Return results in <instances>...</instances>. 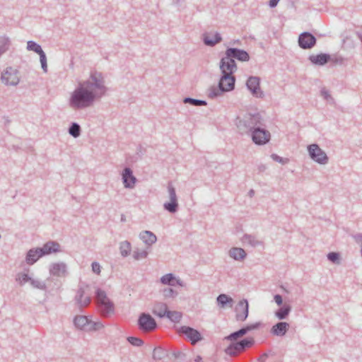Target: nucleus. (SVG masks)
I'll return each mask as SVG.
<instances>
[{
    "label": "nucleus",
    "instance_id": "obj_1",
    "mask_svg": "<svg viewBox=\"0 0 362 362\" xmlns=\"http://www.w3.org/2000/svg\"><path fill=\"white\" fill-rule=\"evenodd\" d=\"M107 91L103 74L98 71L92 72L89 78L78 83L77 87L71 93L68 100L70 108L81 110L93 105L94 102Z\"/></svg>",
    "mask_w": 362,
    "mask_h": 362
},
{
    "label": "nucleus",
    "instance_id": "obj_2",
    "mask_svg": "<svg viewBox=\"0 0 362 362\" xmlns=\"http://www.w3.org/2000/svg\"><path fill=\"white\" fill-rule=\"evenodd\" d=\"M235 125L239 134L249 135L259 125H262V117L259 113H244L236 117Z\"/></svg>",
    "mask_w": 362,
    "mask_h": 362
},
{
    "label": "nucleus",
    "instance_id": "obj_3",
    "mask_svg": "<svg viewBox=\"0 0 362 362\" xmlns=\"http://www.w3.org/2000/svg\"><path fill=\"white\" fill-rule=\"evenodd\" d=\"M95 300L100 315L104 317H108L115 313V305L107 297L106 293L98 288L95 291Z\"/></svg>",
    "mask_w": 362,
    "mask_h": 362
},
{
    "label": "nucleus",
    "instance_id": "obj_4",
    "mask_svg": "<svg viewBox=\"0 0 362 362\" xmlns=\"http://www.w3.org/2000/svg\"><path fill=\"white\" fill-rule=\"evenodd\" d=\"M307 151L310 158L315 163L325 165L329 163V157L326 152L318 144H312L307 146Z\"/></svg>",
    "mask_w": 362,
    "mask_h": 362
},
{
    "label": "nucleus",
    "instance_id": "obj_5",
    "mask_svg": "<svg viewBox=\"0 0 362 362\" xmlns=\"http://www.w3.org/2000/svg\"><path fill=\"white\" fill-rule=\"evenodd\" d=\"M21 81L20 71L13 67H6L1 73V81L6 86H16Z\"/></svg>",
    "mask_w": 362,
    "mask_h": 362
},
{
    "label": "nucleus",
    "instance_id": "obj_6",
    "mask_svg": "<svg viewBox=\"0 0 362 362\" xmlns=\"http://www.w3.org/2000/svg\"><path fill=\"white\" fill-rule=\"evenodd\" d=\"M90 295V286L83 283L80 284L75 296V300L78 308H85L90 304L91 301Z\"/></svg>",
    "mask_w": 362,
    "mask_h": 362
},
{
    "label": "nucleus",
    "instance_id": "obj_7",
    "mask_svg": "<svg viewBox=\"0 0 362 362\" xmlns=\"http://www.w3.org/2000/svg\"><path fill=\"white\" fill-rule=\"evenodd\" d=\"M167 190L169 202H166L163 204V208L169 213L175 214L178 210L179 204L175 188L171 182H168Z\"/></svg>",
    "mask_w": 362,
    "mask_h": 362
},
{
    "label": "nucleus",
    "instance_id": "obj_8",
    "mask_svg": "<svg viewBox=\"0 0 362 362\" xmlns=\"http://www.w3.org/2000/svg\"><path fill=\"white\" fill-rule=\"evenodd\" d=\"M254 343L255 340L253 338L244 339L240 341L231 344L225 349V352L229 356H235L238 353L252 346Z\"/></svg>",
    "mask_w": 362,
    "mask_h": 362
},
{
    "label": "nucleus",
    "instance_id": "obj_9",
    "mask_svg": "<svg viewBox=\"0 0 362 362\" xmlns=\"http://www.w3.org/2000/svg\"><path fill=\"white\" fill-rule=\"evenodd\" d=\"M259 125L253 130L249 136L252 141L257 145H264L268 143L271 139V134L269 131L263 129Z\"/></svg>",
    "mask_w": 362,
    "mask_h": 362
},
{
    "label": "nucleus",
    "instance_id": "obj_10",
    "mask_svg": "<svg viewBox=\"0 0 362 362\" xmlns=\"http://www.w3.org/2000/svg\"><path fill=\"white\" fill-rule=\"evenodd\" d=\"M138 325L139 329L146 332H151L157 327L156 320L151 315L145 313H143L139 315Z\"/></svg>",
    "mask_w": 362,
    "mask_h": 362
},
{
    "label": "nucleus",
    "instance_id": "obj_11",
    "mask_svg": "<svg viewBox=\"0 0 362 362\" xmlns=\"http://www.w3.org/2000/svg\"><path fill=\"white\" fill-rule=\"evenodd\" d=\"M260 79L257 76H250L247 81L246 86L252 95L257 98H262L264 95V92L259 87Z\"/></svg>",
    "mask_w": 362,
    "mask_h": 362
},
{
    "label": "nucleus",
    "instance_id": "obj_12",
    "mask_svg": "<svg viewBox=\"0 0 362 362\" xmlns=\"http://www.w3.org/2000/svg\"><path fill=\"white\" fill-rule=\"evenodd\" d=\"M235 319L238 322H244L248 317L249 304L246 299L238 302L235 308Z\"/></svg>",
    "mask_w": 362,
    "mask_h": 362
},
{
    "label": "nucleus",
    "instance_id": "obj_13",
    "mask_svg": "<svg viewBox=\"0 0 362 362\" xmlns=\"http://www.w3.org/2000/svg\"><path fill=\"white\" fill-rule=\"evenodd\" d=\"M316 44L315 37L309 32H303L298 37V45L303 49L313 47Z\"/></svg>",
    "mask_w": 362,
    "mask_h": 362
},
{
    "label": "nucleus",
    "instance_id": "obj_14",
    "mask_svg": "<svg viewBox=\"0 0 362 362\" xmlns=\"http://www.w3.org/2000/svg\"><path fill=\"white\" fill-rule=\"evenodd\" d=\"M260 326V322H255L254 324L248 325L245 327H242L239 330L234 332L225 337V339L228 341H235L240 337L245 335L250 331L257 329Z\"/></svg>",
    "mask_w": 362,
    "mask_h": 362
},
{
    "label": "nucleus",
    "instance_id": "obj_15",
    "mask_svg": "<svg viewBox=\"0 0 362 362\" xmlns=\"http://www.w3.org/2000/svg\"><path fill=\"white\" fill-rule=\"evenodd\" d=\"M219 66L222 74H226L233 75V74L237 70V66L235 60L226 55L221 59Z\"/></svg>",
    "mask_w": 362,
    "mask_h": 362
},
{
    "label": "nucleus",
    "instance_id": "obj_16",
    "mask_svg": "<svg viewBox=\"0 0 362 362\" xmlns=\"http://www.w3.org/2000/svg\"><path fill=\"white\" fill-rule=\"evenodd\" d=\"M49 274L57 277H64L68 274L67 265L63 262L52 263L49 267Z\"/></svg>",
    "mask_w": 362,
    "mask_h": 362
},
{
    "label": "nucleus",
    "instance_id": "obj_17",
    "mask_svg": "<svg viewBox=\"0 0 362 362\" xmlns=\"http://www.w3.org/2000/svg\"><path fill=\"white\" fill-rule=\"evenodd\" d=\"M226 55L233 60L235 59L241 62H247L250 59L249 54L246 51L238 48H228Z\"/></svg>",
    "mask_w": 362,
    "mask_h": 362
},
{
    "label": "nucleus",
    "instance_id": "obj_18",
    "mask_svg": "<svg viewBox=\"0 0 362 362\" xmlns=\"http://www.w3.org/2000/svg\"><path fill=\"white\" fill-rule=\"evenodd\" d=\"M180 330V332L186 335L190 340L192 344H195L202 339L200 332L194 328L187 326H182Z\"/></svg>",
    "mask_w": 362,
    "mask_h": 362
},
{
    "label": "nucleus",
    "instance_id": "obj_19",
    "mask_svg": "<svg viewBox=\"0 0 362 362\" xmlns=\"http://www.w3.org/2000/svg\"><path fill=\"white\" fill-rule=\"evenodd\" d=\"M122 178L124 187L128 189H133L135 186L136 178L133 175L129 168H125L122 173Z\"/></svg>",
    "mask_w": 362,
    "mask_h": 362
},
{
    "label": "nucleus",
    "instance_id": "obj_20",
    "mask_svg": "<svg viewBox=\"0 0 362 362\" xmlns=\"http://www.w3.org/2000/svg\"><path fill=\"white\" fill-rule=\"evenodd\" d=\"M235 78L232 74H222L218 83L226 92L231 91L235 88Z\"/></svg>",
    "mask_w": 362,
    "mask_h": 362
},
{
    "label": "nucleus",
    "instance_id": "obj_21",
    "mask_svg": "<svg viewBox=\"0 0 362 362\" xmlns=\"http://www.w3.org/2000/svg\"><path fill=\"white\" fill-rule=\"evenodd\" d=\"M243 245H247L252 247H264V242L257 238V237L252 234H245L240 239Z\"/></svg>",
    "mask_w": 362,
    "mask_h": 362
},
{
    "label": "nucleus",
    "instance_id": "obj_22",
    "mask_svg": "<svg viewBox=\"0 0 362 362\" xmlns=\"http://www.w3.org/2000/svg\"><path fill=\"white\" fill-rule=\"evenodd\" d=\"M42 257L56 253L60 251V245L55 241H48L43 245L42 247H39Z\"/></svg>",
    "mask_w": 362,
    "mask_h": 362
},
{
    "label": "nucleus",
    "instance_id": "obj_23",
    "mask_svg": "<svg viewBox=\"0 0 362 362\" xmlns=\"http://www.w3.org/2000/svg\"><path fill=\"white\" fill-rule=\"evenodd\" d=\"M289 328V324L286 322H279L271 329V333L274 336L283 337Z\"/></svg>",
    "mask_w": 362,
    "mask_h": 362
},
{
    "label": "nucleus",
    "instance_id": "obj_24",
    "mask_svg": "<svg viewBox=\"0 0 362 362\" xmlns=\"http://www.w3.org/2000/svg\"><path fill=\"white\" fill-rule=\"evenodd\" d=\"M39 247L29 250L25 256V262L29 265L35 264L40 257H42Z\"/></svg>",
    "mask_w": 362,
    "mask_h": 362
},
{
    "label": "nucleus",
    "instance_id": "obj_25",
    "mask_svg": "<svg viewBox=\"0 0 362 362\" xmlns=\"http://www.w3.org/2000/svg\"><path fill=\"white\" fill-rule=\"evenodd\" d=\"M228 255L234 260L241 262L246 258L247 253L245 250L241 247H233L228 250Z\"/></svg>",
    "mask_w": 362,
    "mask_h": 362
},
{
    "label": "nucleus",
    "instance_id": "obj_26",
    "mask_svg": "<svg viewBox=\"0 0 362 362\" xmlns=\"http://www.w3.org/2000/svg\"><path fill=\"white\" fill-rule=\"evenodd\" d=\"M331 57L328 54L321 53L320 54H312L309 57V60L312 64L318 66H323L326 64Z\"/></svg>",
    "mask_w": 362,
    "mask_h": 362
},
{
    "label": "nucleus",
    "instance_id": "obj_27",
    "mask_svg": "<svg viewBox=\"0 0 362 362\" xmlns=\"http://www.w3.org/2000/svg\"><path fill=\"white\" fill-rule=\"evenodd\" d=\"M221 40L222 37L218 33L214 34L205 33L203 35L204 43L207 46L214 47L217 43L221 42Z\"/></svg>",
    "mask_w": 362,
    "mask_h": 362
},
{
    "label": "nucleus",
    "instance_id": "obj_28",
    "mask_svg": "<svg viewBox=\"0 0 362 362\" xmlns=\"http://www.w3.org/2000/svg\"><path fill=\"white\" fill-rule=\"evenodd\" d=\"M90 320L85 315H76L74 318V324L77 329L87 332Z\"/></svg>",
    "mask_w": 362,
    "mask_h": 362
},
{
    "label": "nucleus",
    "instance_id": "obj_29",
    "mask_svg": "<svg viewBox=\"0 0 362 362\" xmlns=\"http://www.w3.org/2000/svg\"><path fill=\"white\" fill-rule=\"evenodd\" d=\"M216 303L220 308H231L233 306L234 300L228 295L222 293L216 298Z\"/></svg>",
    "mask_w": 362,
    "mask_h": 362
},
{
    "label": "nucleus",
    "instance_id": "obj_30",
    "mask_svg": "<svg viewBox=\"0 0 362 362\" xmlns=\"http://www.w3.org/2000/svg\"><path fill=\"white\" fill-rule=\"evenodd\" d=\"M139 238L147 245L151 246L154 244L157 238L154 233L149 230H144L140 233Z\"/></svg>",
    "mask_w": 362,
    "mask_h": 362
},
{
    "label": "nucleus",
    "instance_id": "obj_31",
    "mask_svg": "<svg viewBox=\"0 0 362 362\" xmlns=\"http://www.w3.org/2000/svg\"><path fill=\"white\" fill-rule=\"evenodd\" d=\"M152 312L160 318L164 317L168 313V305L164 303L157 302L154 304Z\"/></svg>",
    "mask_w": 362,
    "mask_h": 362
},
{
    "label": "nucleus",
    "instance_id": "obj_32",
    "mask_svg": "<svg viewBox=\"0 0 362 362\" xmlns=\"http://www.w3.org/2000/svg\"><path fill=\"white\" fill-rule=\"evenodd\" d=\"M226 91L221 87L218 83V86H211L207 90V96L211 99H215L221 97Z\"/></svg>",
    "mask_w": 362,
    "mask_h": 362
},
{
    "label": "nucleus",
    "instance_id": "obj_33",
    "mask_svg": "<svg viewBox=\"0 0 362 362\" xmlns=\"http://www.w3.org/2000/svg\"><path fill=\"white\" fill-rule=\"evenodd\" d=\"M11 45V40L8 36L6 35L0 36V57L9 50Z\"/></svg>",
    "mask_w": 362,
    "mask_h": 362
},
{
    "label": "nucleus",
    "instance_id": "obj_34",
    "mask_svg": "<svg viewBox=\"0 0 362 362\" xmlns=\"http://www.w3.org/2000/svg\"><path fill=\"white\" fill-rule=\"evenodd\" d=\"M291 307L289 305L284 304L281 308L277 310L274 315L279 320H285L289 315Z\"/></svg>",
    "mask_w": 362,
    "mask_h": 362
},
{
    "label": "nucleus",
    "instance_id": "obj_35",
    "mask_svg": "<svg viewBox=\"0 0 362 362\" xmlns=\"http://www.w3.org/2000/svg\"><path fill=\"white\" fill-rule=\"evenodd\" d=\"M119 249L121 256L122 257H127L130 255L132 250L131 243L127 240L122 241L119 243Z\"/></svg>",
    "mask_w": 362,
    "mask_h": 362
},
{
    "label": "nucleus",
    "instance_id": "obj_36",
    "mask_svg": "<svg viewBox=\"0 0 362 362\" xmlns=\"http://www.w3.org/2000/svg\"><path fill=\"white\" fill-rule=\"evenodd\" d=\"M30 286L34 288L42 291H45L47 289V284L45 281H42L38 278H31Z\"/></svg>",
    "mask_w": 362,
    "mask_h": 362
},
{
    "label": "nucleus",
    "instance_id": "obj_37",
    "mask_svg": "<svg viewBox=\"0 0 362 362\" xmlns=\"http://www.w3.org/2000/svg\"><path fill=\"white\" fill-rule=\"evenodd\" d=\"M69 134L74 138H78L81 135V126L76 122H72L68 129Z\"/></svg>",
    "mask_w": 362,
    "mask_h": 362
},
{
    "label": "nucleus",
    "instance_id": "obj_38",
    "mask_svg": "<svg viewBox=\"0 0 362 362\" xmlns=\"http://www.w3.org/2000/svg\"><path fill=\"white\" fill-rule=\"evenodd\" d=\"M148 252L146 250L135 248L133 250L132 257L134 260L139 261L148 257Z\"/></svg>",
    "mask_w": 362,
    "mask_h": 362
},
{
    "label": "nucleus",
    "instance_id": "obj_39",
    "mask_svg": "<svg viewBox=\"0 0 362 362\" xmlns=\"http://www.w3.org/2000/svg\"><path fill=\"white\" fill-rule=\"evenodd\" d=\"M167 356V351L160 346L156 347L153 351V358L155 360H161Z\"/></svg>",
    "mask_w": 362,
    "mask_h": 362
},
{
    "label": "nucleus",
    "instance_id": "obj_40",
    "mask_svg": "<svg viewBox=\"0 0 362 362\" xmlns=\"http://www.w3.org/2000/svg\"><path fill=\"white\" fill-rule=\"evenodd\" d=\"M175 277L173 274H167L160 278V282L165 285L175 286Z\"/></svg>",
    "mask_w": 362,
    "mask_h": 362
},
{
    "label": "nucleus",
    "instance_id": "obj_41",
    "mask_svg": "<svg viewBox=\"0 0 362 362\" xmlns=\"http://www.w3.org/2000/svg\"><path fill=\"white\" fill-rule=\"evenodd\" d=\"M165 317L173 322H178L182 318V313L178 311L168 310Z\"/></svg>",
    "mask_w": 362,
    "mask_h": 362
},
{
    "label": "nucleus",
    "instance_id": "obj_42",
    "mask_svg": "<svg viewBox=\"0 0 362 362\" xmlns=\"http://www.w3.org/2000/svg\"><path fill=\"white\" fill-rule=\"evenodd\" d=\"M105 327L103 323L100 321L94 322L90 320L89 326L87 329V332L98 331L103 329Z\"/></svg>",
    "mask_w": 362,
    "mask_h": 362
},
{
    "label": "nucleus",
    "instance_id": "obj_43",
    "mask_svg": "<svg viewBox=\"0 0 362 362\" xmlns=\"http://www.w3.org/2000/svg\"><path fill=\"white\" fill-rule=\"evenodd\" d=\"M185 103H188L194 106H203L206 105V102L203 100L194 99L192 98H185L183 100Z\"/></svg>",
    "mask_w": 362,
    "mask_h": 362
},
{
    "label": "nucleus",
    "instance_id": "obj_44",
    "mask_svg": "<svg viewBox=\"0 0 362 362\" xmlns=\"http://www.w3.org/2000/svg\"><path fill=\"white\" fill-rule=\"evenodd\" d=\"M32 276H30L26 273H20L18 274L16 281L19 283L21 286L24 285L26 283H30Z\"/></svg>",
    "mask_w": 362,
    "mask_h": 362
},
{
    "label": "nucleus",
    "instance_id": "obj_45",
    "mask_svg": "<svg viewBox=\"0 0 362 362\" xmlns=\"http://www.w3.org/2000/svg\"><path fill=\"white\" fill-rule=\"evenodd\" d=\"M27 49L33 51L37 54L42 50L41 46L33 40H30L27 42Z\"/></svg>",
    "mask_w": 362,
    "mask_h": 362
},
{
    "label": "nucleus",
    "instance_id": "obj_46",
    "mask_svg": "<svg viewBox=\"0 0 362 362\" xmlns=\"http://www.w3.org/2000/svg\"><path fill=\"white\" fill-rule=\"evenodd\" d=\"M40 56V62L41 64V67L45 73L47 72V57L43 50L40 51L37 53Z\"/></svg>",
    "mask_w": 362,
    "mask_h": 362
},
{
    "label": "nucleus",
    "instance_id": "obj_47",
    "mask_svg": "<svg viewBox=\"0 0 362 362\" xmlns=\"http://www.w3.org/2000/svg\"><path fill=\"white\" fill-rule=\"evenodd\" d=\"M327 259L332 263L336 264H340L341 260H340V255L339 253L332 252L327 254Z\"/></svg>",
    "mask_w": 362,
    "mask_h": 362
},
{
    "label": "nucleus",
    "instance_id": "obj_48",
    "mask_svg": "<svg viewBox=\"0 0 362 362\" xmlns=\"http://www.w3.org/2000/svg\"><path fill=\"white\" fill-rule=\"evenodd\" d=\"M127 341L133 346H140L144 344V341L138 337H129Z\"/></svg>",
    "mask_w": 362,
    "mask_h": 362
},
{
    "label": "nucleus",
    "instance_id": "obj_49",
    "mask_svg": "<svg viewBox=\"0 0 362 362\" xmlns=\"http://www.w3.org/2000/svg\"><path fill=\"white\" fill-rule=\"evenodd\" d=\"M177 293L173 288H166L163 291V295L165 298H173L177 296Z\"/></svg>",
    "mask_w": 362,
    "mask_h": 362
},
{
    "label": "nucleus",
    "instance_id": "obj_50",
    "mask_svg": "<svg viewBox=\"0 0 362 362\" xmlns=\"http://www.w3.org/2000/svg\"><path fill=\"white\" fill-rule=\"evenodd\" d=\"M321 95L327 101L329 102H333L334 99L332 97V95L329 94V91L326 90L325 88H322L321 90Z\"/></svg>",
    "mask_w": 362,
    "mask_h": 362
},
{
    "label": "nucleus",
    "instance_id": "obj_51",
    "mask_svg": "<svg viewBox=\"0 0 362 362\" xmlns=\"http://www.w3.org/2000/svg\"><path fill=\"white\" fill-rule=\"evenodd\" d=\"M271 158L276 162H278L279 163L285 164L288 162V159H284L277 154L273 153L271 155Z\"/></svg>",
    "mask_w": 362,
    "mask_h": 362
},
{
    "label": "nucleus",
    "instance_id": "obj_52",
    "mask_svg": "<svg viewBox=\"0 0 362 362\" xmlns=\"http://www.w3.org/2000/svg\"><path fill=\"white\" fill-rule=\"evenodd\" d=\"M91 267H92L93 272L95 273L96 274H100L101 267L98 262H93L91 264Z\"/></svg>",
    "mask_w": 362,
    "mask_h": 362
},
{
    "label": "nucleus",
    "instance_id": "obj_53",
    "mask_svg": "<svg viewBox=\"0 0 362 362\" xmlns=\"http://www.w3.org/2000/svg\"><path fill=\"white\" fill-rule=\"evenodd\" d=\"M274 300L275 301V303L278 305H281L283 303V299H282V297L281 295L279 294H276L274 296Z\"/></svg>",
    "mask_w": 362,
    "mask_h": 362
},
{
    "label": "nucleus",
    "instance_id": "obj_54",
    "mask_svg": "<svg viewBox=\"0 0 362 362\" xmlns=\"http://www.w3.org/2000/svg\"><path fill=\"white\" fill-rule=\"evenodd\" d=\"M280 0H269V6L271 7V8H274L277 6L279 1Z\"/></svg>",
    "mask_w": 362,
    "mask_h": 362
},
{
    "label": "nucleus",
    "instance_id": "obj_55",
    "mask_svg": "<svg viewBox=\"0 0 362 362\" xmlns=\"http://www.w3.org/2000/svg\"><path fill=\"white\" fill-rule=\"evenodd\" d=\"M268 356H269L268 354H267V353H264V354H262L259 356V361L260 362H264V361L267 360V358H268Z\"/></svg>",
    "mask_w": 362,
    "mask_h": 362
},
{
    "label": "nucleus",
    "instance_id": "obj_56",
    "mask_svg": "<svg viewBox=\"0 0 362 362\" xmlns=\"http://www.w3.org/2000/svg\"><path fill=\"white\" fill-rule=\"evenodd\" d=\"M180 0H173V2L175 5H178L180 4Z\"/></svg>",
    "mask_w": 362,
    "mask_h": 362
},
{
    "label": "nucleus",
    "instance_id": "obj_57",
    "mask_svg": "<svg viewBox=\"0 0 362 362\" xmlns=\"http://www.w3.org/2000/svg\"><path fill=\"white\" fill-rule=\"evenodd\" d=\"M176 283H177L178 285H180V286H182V281H181L180 279H177V280L176 281Z\"/></svg>",
    "mask_w": 362,
    "mask_h": 362
},
{
    "label": "nucleus",
    "instance_id": "obj_58",
    "mask_svg": "<svg viewBox=\"0 0 362 362\" xmlns=\"http://www.w3.org/2000/svg\"><path fill=\"white\" fill-rule=\"evenodd\" d=\"M254 194V191L252 189H251L250 191V195L252 196V194Z\"/></svg>",
    "mask_w": 362,
    "mask_h": 362
}]
</instances>
